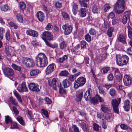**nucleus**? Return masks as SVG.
<instances>
[{
	"mask_svg": "<svg viewBox=\"0 0 132 132\" xmlns=\"http://www.w3.org/2000/svg\"><path fill=\"white\" fill-rule=\"evenodd\" d=\"M16 17L18 21L20 23H22L23 22V19L20 13H17L16 14Z\"/></svg>",
	"mask_w": 132,
	"mask_h": 132,
	"instance_id": "obj_33",
	"label": "nucleus"
},
{
	"mask_svg": "<svg viewBox=\"0 0 132 132\" xmlns=\"http://www.w3.org/2000/svg\"><path fill=\"white\" fill-rule=\"evenodd\" d=\"M89 34L92 35H94L96 34V31L95 30L92 28H91L89 30Z\"/></svg>",
	"mask_w": 132,
	"mask_h": 132,
	"instance_id": "obj_64",
	"label": "nucleus"
},
{
	"mask_svg": "<svg viewBox=\"0 0 132 132\" xmlns=\"http://www.w3.org/2000/svg\"><path fill=\"white\" fill-rule=\"evenodd\" d=\"M107 78L108 80L109 81H112L113 79V75L111 73L109 74L107 76Z\"/></svg>",
	"mask_w": 132,
	"mask_h": 132,
	"instance_id": "obj_63",
	"label": "nucleus"
},
{
	"mask_svg": "<svg viewBox=\"0 0 132 132\" xmlns=\"http://www.w3.org/2000/svg\"><path fill=\"white\" fill-rule=\"evenodd\" d=\"M28 86L29 89L32 92H38L40 91L39 88L40 87V88L41 87L37 84L34 82L30 83L29 84Z\"/></svg>",
	"mask_w": 132,
	"mask_h": 132,
	"instance_id": "obj_10",
	"label": "nucleus"
},
{
	"mask_svg": "<svg viewBox=\"0 0 132 132\" xmlns=\"http://www.w3.org/2000/svg\"><path fill=\"white\" fill-rule=\"evenodd\" d=\"M10 102L14 105L19 106L18 103L15 99L12 97H10Z\"/></svg>",
	"mask_w": 132,
	"mask_h": 132,
	"instance_id": "obj_39",
	"label": "nucleus"
},
{
	"mask_svg": "<svg viewBox=\"0 0 132 132\" xmlns=\"http://www.w3.org/2000/svg\"><path fill=\"white\" fill-rule=\"evenodd\" d=\"M87 44L84 40H82L81 42V48H85L86 47Z\"/></svg>",
	"mask_w": 132,
	"mask_h": 132,
	"instance_id": "obj_51",
	"label": "nucleus"
},
{
	"mask_svg": "<svg viewBox=\"0 0 132 132\" xmlns=\"http://www.w3.org/2000/svg\"><path fill=\"white\" fill-rule=\"evenodd\" d=\"M1 10L4 11H6L10 10L9 7L7 4L3 5L1 7Z\"/></svg>",
	"mask_w": 132,
	"mask_h": 132,
	"instance_id": "obj_40",
	"label": "nucleus"
},
{
	"mask_svg": "<svg viewBox=\"0 0 132 132\" xmlns=\"http://www.w3.org/2000/svg\"><path fill=\"white\" fill-rule=\"evenodd\" d=\"M83 92L82 90L77 91L76 93V100L77 102L81 101L83 97Z\"/></svg>",
	"mask_w": 132,
	"mask_h": 132,
	"instance_id": "obj_19",
	"label": "nucleus"
},
{
	"mask_svg": "<svg viewBox=\"0 0 132 132\" xmlns=\"http://www.w3.org/2000/svg\"><path fill=\"white\" fill-rule=\"evenodd\" d=\"M99 92L100 94H102L104 96L106 95V93L103 89L101 88H99Z\"/></svg>",
	"mask_w": 132,
	"mask_h": 132,
	"instance_id": "obj_57",
	"label": "nucleus"
},
{
	"mask_svg": "<svg viewBox=\"0 0 132 132\" xmlns=\"http://www.w3.org/2000/svg\"><path fill=\"white\" fill-rule=\"evenodd\" d=\"M61 84V83L59 80L57 78H54L52 79L51 84L50 85L53 87L54 89L57 90V89Z\"/></svg>",
	"mask_w": 132,
	"mask_h": 132,
	"instance_id": "obj_9",
	"label": "nucleus"
},
{
	"mask_svg": "<svg viewBox=\"0 0 132 132\" xmlns=\"http://www.w3.org/2000/svg\"><path fill=\"white\" fill-rule=\"evenodd\" d=\"M26 33L27 35L34 37H37L38 34L36 31L28 29L26 31Z\"/></svg>",
	"mask_w": 132,
	"mask_h": 132,
	"instance_id": "obj_18",
	"label": "nucleus"
},
{
	"mask_svg": "<svg viewBox=\"0 0 132 132\" xmlns=\"http://www.w3.org/2000/svg\"><path fill=\"white\" fill-rule=\"evenodd\" d=\"M109 93L111 96H115L116 94V92L115 89L111 88L110 90Z\"/></svg>",
	"mask_w": 132,
	"mask_h": 132,
	"instance_id": "obj_42",
	"label": "nucleus"
},
{
	"mask_svg": "<svg viewBox=\"0 0 132 132\" xmlns=\"http://www.w3.org/2000/svg\"><path fill=\"white\" fill-rule=\"evenodd\" d=\"M14 95L17 99L18 101L21 103H22V100L19 94L16 90H15L13 91Z\"/></svg>",
	"mask_w": 132,
	"mask_h": 132,
	"instance_id": "obj_29",
	"label": "nucleus"
},
{
	"mask_svg": "<svg viewBox=\"0 0 132 132\" xmlns=\"http://www.w3.org/2000/svg\"><path fill=\"white\" fill-rule=\"evenodd\" d=\"M85 40L87 42H90L91 40V36L88 34H87L85 36Z\"/></svg>",
	"mask_w": 132,
	"mask_h": 132,
	"instance_id": "obj_56",
	"label": "nucleus"
},
{
	"mask_svg": "<svg viewBox=\"0 0 132 132\" xmlns=\"http://www.w3.org/2000/svg\"><path fill=\"white\" fill-rule=\"evenodd\" d=\"M16 119L20 124L22 125H24V122L22 117L18 116L16 118Z\"/></svg>",
	"mask_w": 132,
	"mask_h": 132,
	"instance_id": "obj_47",
	"label": "nucleus"
},
{
	"mask_svg": "<svg viewBox=\"0 0 132 132\" xmlns=\"http://www.w3.org/2000/svg\"><path fill=\"white\" fill-rule=\"evenodd\" d=\"M110 70V68L109 67H105L102 68L101 69V71L102 73L105 74Z\"/></svg>",
	"mask_w": 132,
	"mask_h": 132,
	"instance_id": "obj_41",
	"label": "nucleus"
},
{
	"mask_svg": "<svg viewBox=\"0 0 132 132\" xmlns=\"http://www.w3.org/2000/svg\"><path fill=\"white\" fill-rule=\"evenodd\" d=\"M79 3L81 6L85 7H87L88 6L87 4L84 1L79 0Z\"/></svg>",
	"mask_w": 132,
	"mask_h": 132,
	"instance_id": "obj_54",
	"label": "nucleus"
},
{
	"mask_svg": "<svg viewBox=\"0 0 132 132\" xmlns=\"http://www.w3.org/2000/svg\"><path fill=\"white\" fill-rule=\"evenodd\" d=\"M130 14V12L127 11H126L123 13V18L122 20L123 24H126L127 23L128 20H129Z\"/></svg>",
	"mask_w": 132,
	"mask_h": 132,
	"instance_id": "obj_16",
	"label": "nucleus"
},
{
	"mask_svg": "<svg viewBox=\"0 0 132 132\" xmlns=\"http://www.w3.org/2000/svg\"><path fill=\"white\" fill-rule=\"evenodd\" d=\"M121 99L119 98L117 99L113 100L111 102L113 109L114 111L117 114L119 113L118 106L121 102Z\"/></svg>",
	"mask_w": 132,
	"mask_h": 132,
	"instance_id": "obj_6",
	"label": "nucleus"
},
{
	"mask_svg": "<svg viewBox=\"0 0 132 132\" xmlns=\"http://www.w3.org/2000/svg\"><path fill=\"white\" fill-rule=\"evenodd\" d=\"M123 82L125 85L128 86L131 82V78L129 75H125L123 78Z\"/></svg>",
	"mask_w": 132,
	"mask_h": 132,
	"instance_id": "obj_17",
	"label": "nucleus"
},
{
	"mask_svg": "<svg viewBox=\"0 0 132 132\" xmlns=\"http://www.w3.org/2000/svg\"><path fill=\"white\" fill-rule=\"evenodd\" d=\"M90 101L92 104L96 105L98 103V101L100 102H103L104 101L98 95H96L95 97L90 99Z\"/></svg>",
	"mask_w": 132,
	"mask_h": 132,
	"instance_id": "obj_13",
	"label": "nucleus"
},
{
	"mask_svg": "<svg viewBox=\"0 0 132 132\" xmlns=\"http://www.w3.org/2000/svg\"><path fill=\"white\" fill-rule=\"evenodd\" d=\"M116 58L117 63L120 66L126 65L129 60L128 57L124 55H122L121 56H120L119 55L117 54Z\"/></svg>",
	"mask_w": 132,
	"mask_h": 132,
	"instance_id": "obj_3",
	"label": "nucleus"
},
{
	"mask_svg": "<svg viewBox=\"0 0 132 132\" xmlns=\"http://www.w3.org/2000/svg\"><path fill=\"white\" fill-rule=\"evenodd\" d=\"M67 46V42L63 41L61 42L59 44V47L61 50H63L65 49Z\"/></svg>",
	"mask_w": 132,
	"mask_h": 132,
	"instance_id": "obj_32",
	"label": "nucleus"
},
{
	"mask_svg": "<svg viewBox=\"0 0 132 132\" xmlns=\"http://www.w3.org/2000/svg\"><path fill=\"white\" fill-rule=\"evenodd\" d=\"M3 70L5 76L7 77L12 76L14 74V70L11 68L6 67L3 69Z\"/></svg>",
	"mask_w": 132,
	"mask_h": 132,
	"instance_id": "obj_12",
	"label": "nucleus"
},
{
	"mask_svg": "<svg viewBox=\"0 0 132 132\" xmlns=\"http://www.w3.org/2000/svg\"><path fill=\"white\" fill-rule=\"evenodd\" d=\"M5 122L7 124H10L12 121L10 117L9 116H5Z\"/></svg>",
	"mask_w": 132,
	"mask_h": 132,
	"instance_id": "obj_38",
	"label": "nucleus"
},
{
	"mask_svg": "<svg viewBox=\"0 0 132 132\" xmlns=\"http://www.w3.org/2000/svg\"><path fill=\"white\" fill-rule=\"evenodd\" d=\"M20 9L22 10L25 9L26 7V4L23 2H20L19 4Z\"/></svg>",
	"mask_w": 132,
	"mask_h": 132,
	"instance_id": "obj_45",
	"label": "nucleus"
},
{
	"mask_svg": "<svg viewBox=\"0 0 132 132\" xmlns=\"http://www.w3.org/2000/svg\"><path fill=\"white\" fill-rule=\"evenodd\" d=\"M11 66L12 68L14 69L19 71V72L20 74L22 73V71L21 70V68L20 66L17 65L14 63H12Z\"/></svg>",
	"mask_w": 132,
	"mask_h": 132,
	"instance_id": "obj_31",
	"label": "nucleus"
},
{
	"mask_svg": "<svg viewBox=\"0 0 132 132\" xmlns=\"http://www.w3.org/2000/svg\"><path fill=\"white\" fill-rule=\"evenodd\" d=\"M38 19L40 21L42 22L44 19L43 13L41 11H38L36 14Z\"/></svg>",
	"mask_w": 132,
	"mask_h": 132,
	"instance_id": "obj_22",
	"label": "nucleus"
},
{
	"mask_svg": "<svg viewBox=\"0 0 132 132\" xmlns=\"http://www.w3.org/2000/svg\"><path fill=\"white\" fill-rule=\"evenodd\" d=\"M52 28V25L50 23H49L48 24L46 27L45 28V29L47 30H49Z\"/></svg>",
	"mask_w": 132,
	"mask_h": 132,
	"instance_id": "obj_60",
	"label": "nucleus"
},
{
	"mask_svg": "<svg viewBox=\"0 0 132 132\" xmlns=\"http://www.w3.org/2000/svg\"><path fill=\"white\" fill-rule=\"evenodd\" d=\"M128 35L129 37L132 39V28L129 27L128 28Z\"/></svg>",
	"mask_w": 132,
	"mask_h": 132,
	"instance_id": "obj_46",
	"label": "nucleus"
},
{
	"mask_svg": "<svg viewBox=\"0 0 132 132\" xmlns=\"http://www.w3.org/2000/svg\"><path fill=\"white\" fill-rule=\"evenodd\" d=\"M79 125L83 131L86 132H90L89 126L86 121L80 120L78 121Z\"/></svg>",
	"mask_w": 132,
	"mask_h": 132,
	"instance_id": "obj_8",
	"label": "nucleus"
},
{
	"mask_svg": "<svg viewBox=\"0 0 132 132\" xmlns=\"http://www.w3.org/2000/svg\"><path fill=\"white\" fill-rule=\"evenodd\" d=\"M58 88L59 89V92L60 94H63L65 93V90L63 88L61 84V86H59Z\"/></svg>",
	"mask_w": 132,
	"mask_h": 132,
	"instance_id": "obj_50",
	"label": "nucleus"
},
{
	"mask_svg": "<svg viewBox=\"0 0 132 132\" xmlns=\"http://www.w3.org/2000/svg\"><path fill=\"white\" fill-rule=\"evenodd\" d=\"M68 58L67 55H65L62 57L59 58L58 61V62L60 63H62L67 60Z\"/></svg>",
	"mask_w": 132,
	"mask_h": 132,
	"instance_id": "obj_34",
	"label": "nucleus"
},
{
	"mask_svg": "<svg viewBox=\"0 0 132 132\" xmlns=\"http://www.w3.org/2000/svg\"><path fill=\"white\" fill-rule=\"evenodd\" d=\"M101 109L104 113H107L110 112L111 110L107 105L103 104L101 105Z\"/></svg>",
	"mask_w": 132,
	"mask_h": 132,
	"instance_id": "obj_21",
	"label": "nucleus"
},
{
	"mask_svg": "<svg viewBox=\"0 0 132 132\" xmlns=\"http://www.w3.org/2000/svg\"><path fill=\"white\" fill-rule=\"evenodd\" d=\"M22 62V63L27 67H33L35 66V63L33 60L30 58L23 57Z\"/></svg>",
	"mask_w": 132,
	"mask_h": 132,
	"instance_id": "obj_5",
	"label": "nucleus"
},
{
	"mask_svg": "<svg viewBox=\"0 0 132 132\" xmlns=\"http://www.w3.org/2000/svg\"><path fill=\"white\" fill-rule=\"evenodd\" d=\"M107 113L105 117V119L108 121H112L113 119L114 116H113L110 112Z\"/></svg>",
	"mask_w": 132,
	"mask_h": 132,
	"instance_id": "obj_25",
	"label": "nucleus"
},
{
	"mask_svg": "<svg viewBox=\"0 0 132 132\" xmlns=\"http://www.w3.org/2000/svg\"><path fill=\"white\" fill-rule=\"evenodd\" d=\"M69 74V72L66 70L62 71L59 74L60 76H67Z\"/></svg>",
	"mask_w": 132,
	"mask_h": 132,
	"instance_id": "obj_44",
	"label": "nucleus"
},
{
	"mask_svg": "<svg viewBox=\"0 0 132 132\" xmlns=\"http://www.w3.org/2000/svg\"><path fill=\"white\" fill-rule=\"evenodd\" d=\"M71 5L72 7V12L74 15H76L77 11L78 5L77 3H74L73 2L71 4Z\"/></svg>",
	"mask_w": 132,
	"mask_h": 132,
	"instance_id": "obj_26",
	"label": "nucleus"
},
{
	"mask_svg": "<svg viewBox=\"0 0 132 132\" xmlns=\"http://www.w3.org/2000/svg\"><path fill=\"white\" fill-rule=\"evenodd\" d=\"M35 60L37 64L39 63L40 67L46 66L48 63L47 57L44 53H39L36 57Z\"/></svg>",
	"mask_w": 132,
	"mask_h": 132,
	"instance_id": "obj_1",
	"label": "nucleus"
},
{
	"mask_svg": "<svg viewBox=\"0 0 132 132\" xmlns=\"http://www.w3.org/2000/svg\"><path fill=\"white\" fill-rule=\"evenodd\" d=\"M13 110V112L14 113V114L15 116L18 115L19 113V112L18 110V109L16 107L14 106L12 107Z\"/></svg>",
	"mask_w": 132,
	"mask_h": 132,
	"instance_id": "obj_53",
	"label": "nucleus"
},
{
	"mask_svg": "<svg viewBox=\"0 0 132 132\" xmlns=\"http://www.w3.org/2000/svg\"><path fill=\"white\" fill-rule=\"evenodd\" d=\"M86 12L85 8H81L79 11L80 16L82 18L85 16L86 15Z\"/></svg>",
	"mask_w": 132,
	"mask_h": 132,
	"instance_id": "obj_28",
	"label": "nucleus"
},
{
	"mask_svg": "<svg viewBox=\"0 0 132 132\" xmlns=\"http://www.w3.org/2000/svg\"><path fill=\"white\" fill-rule=\"evenodd\" d=\"M5 37L6 40L9 41L11 40V37L10 32L7 31L5 34Z\"/></svg>",
	"mask_w": 132,
	"mask_h": 132,
	"instance_id": "obj_52",
	"label": "nucleus"
},
{
	"mask_svg": "<svg viewBox=\"0 0 132 132\" xmlns=\"http://www.w3.org/2000/svg\"><path fill=\"white\" fill-rule=\"evenodd\" d=\"M10 124L11 125V127L10 128V129H13L15 128H18L17 124L16 122H13L12 121V123H10Z\"/></svg>",
	"mask_w": 132,
	"mask_h": 132,
	"instance_id": "obj_43",
	"label": "nucleus"
},
{
	"mask_svg": "<svg viewBox=\"0 0 132 132\" xmlns=\"http://www.w3.org/2000/svg\"><path fill=\"white\" fill-rule=\"evenodd\" d=\"M125 0H118L115 5L114 10L118 14H121L123 12L125 9Z\"/></svg>",
	"mask_w": 132,
	"mask_h": 132,
	"instance_id": "obj_2",
	"label": "nucleus"
},
{
	"mask_svg": "<svg viewBox=\"0 0 132 132\" xmlns=\"http://www.w3.org/2000/svg\"><path fill=\"white\" fill-rule=\"evenodd\" d=\"M130 102L129 100H126L125 101L123 108L125 111H129L130 109Z\"/></svg>",
	"mask_w": 132,
	"mask_h": 132,
	"instance_id": "obj_23",
	"label": "nucleus"
},
{
	"mask_svg": "<svg viewBox=\"0 0 132 132\" xmlns=\"http://www.w3.org/2000/svg\"><path fill=\"white\" fill-rule=\"evenodd\" d=\"M62 28L64 30V34L66 35H68L71 33L72 31L73 27L71 25L68 24H65L62 26Z\"/></svg>",
	"mask_w": 132,
	"mask_h": 132,
	"instance_id": "obj_11",
	"label": "nucleus"
},
{
	"mask_svg": "<svg viewBox=\"0 0 132 132\" xmlns=\"http://www.w3.org/2000/svg\"><path fill=\"white\" fill-rule=\"evenodd\" d=\"M118 40L123 44H126L125 36L123 34H121L118 36Z\"/></svg>",
	"mask_w": 132,
	"mask_h": 132,
	"instance_id": "obj_24",
	"label": "nucleus"
},
{
	"mask_svg": "<svg viewBox=\"0 0 132 132\" xmlns=\"http://www.w3.org/2000/svg\"><path fill=\"white\" fill-rule=\"evenodd\" d=\"M45 44L47 46L53 49L56 48L58 46V44L57 43H54L53 44H51L48 41H46Z\"/></svg>",
	"mask_w": 132,
	"mask_h": 132,
	"instance_id": "obj_27",
	"label": "nucleus"
},
{
	"mask_svg": "<svg viewBox=\"0 0 132 132\" xmlns=\"http://www.w3.org/2000/svg\"><path fill=\"white\" fill-rule=\"evenodd\" d=\"M86 81V79L84 77H81L76 80L74 82V87L77 89L79 87L84 86Z\"/></svg>",
	"mask_w": 132,
	"mask_h": 132,
	"instance_id": "obj_4",
	"label": "nucleus"
},
{
	"mask_svg": "<svg viewBox=\"0 0 132 132\" xmlns=\"http://www.w3.org/2000/svg\"><path fill=\"white\" fill-rule=\"evenodd\" d=\"M40 72L39 70L37 69H34L31 71L30 72V75L31 76H34L39 74Z\"/></svg>",
	"mask_w": 132,
	"mask_h": 132,
	"instance_id": "obj_37",
	"label": "nucleus"
},
{
	"mask_svg": "<svg viewBox=\"0 0 132 132\" xmlns=\"http://www.w3.org/2000/svg\"><path fill=\"white\" fill-rule=\"evenodd\" d=\"M121 128L123 130H128L129 131L131 130V128L129 126H128L124 124H121L120 125Z\"/></svg>",
	"mask_w": 132,
	"mask_h": 132,
	"instance_id": "obj_35",
	"label": "nucleus"
},
{
	"mask_svg": "<svg viewBox=\"0 0 132 132\" xmlns=\"http://www.w3.org/2000/svg\"><path fill=\"white\" fill-rule=\"evenodd\" d=\"M113 70L115 72V75L116 76L118 77V75L120 74V72L119 69L117 68H114Z\"/></svg>",
	"mask_w": 132,
	"mask_h": 132,
	"instance_id": "obj_59",
	"label": "nucleus"
},
{
	"mask_svg": "<svg viewBox=\"0 0 132 132\" xmlns=\"http://www.w3.org/2000/svg\"><path fill=\"white\" fill-rule=\"evenodd\" d=\"M46 103L47 104H50L52 103V101L48 97H46L44 98Z\"/></svg>",
	"mask_w": 132,
	"mask_h": 132,
	"instance_id": "obj_62",
	"label": "nucleus"
},
{
	"mask_svg": "<svg viewBox=\"0 0 132 132\" xmlns=\"http://www.w3.org/2000/svg\"><path fill=\"white\" fill-rule=\"evenodd\" d=\"M93 128L94 130L98 131L99 130V126L97 124L94 123L93 125Z\"/></svg>",
	"mask_w": 132,
	"mask_h": 132,
	"instance_id": "obj_49",
	"label": "nucleus"
},
{
	"mask_svg": "<svg viewBox=\"0 0 132 132\" xmlns=\"http://www.w3.org/2000/svg\"><path fill=\"white\" fill-rule=\"evenodd\" d=\"M42 38L46 43V41H51L53 39V35L51 32L48 31H45L43 32L42 35Z\"/></svg>",
	"mask_w": 132,
	"mask_h": 132,
	"instance_id": "obj_7",
	"label": "nucleus"
},
{
	"mask_svg": "<svg viewBox=\"0 0 132 132\" xmlns=\"http://www.w3.org/2000/svg\"><path fill=\"white\" fill-rule=\"evenodd\" d=\"M41 111L42 113L46 117H48V112L47 111L44 109H42Z\"/></svg>",
	"mask_w": 132,
	"mask_h": 132,
	"instance_id": "obj_61",
	"label": "nucleus"
},
{
	"mask_svg": "<svg viewBox=\"0 0 132 132\" xmlns=\"http://www.w3.org/2000/svg\"><path fill=\"white\" fill-rule=\"evenodd\" d=\"M5 30L2 28H0V39L2 40L3 39V34Z\"/></svg>",
	"mask_w": 132,
	"mask_h": 132,
	"instance_id": "obj_58",
	"label": "nucleus"
},
{
	"mask_svg": "<svg viewBox=\"0 0 132 132\" xmlns=\"http://www.w3.org/2000/svg\"><path fill=\"white\" fill-rule=\"evenodd\" d=\"M92 90L91 88H89L84 95V97L86 101H88L89 99H90L91 96L90 93L91 92Z\"/></svg>",
	"mask_w": 132,
	"mask_h": 132,
	"instance_id": "obj_20",
	"label": "nucleus"
},
{
	"mask_svg": "<svg viewBox=\"0 0 132 132\" xmlns=\"http://www.w3.org/2000/svg\"><path fill=\"white\" fill-rule=\"evenodd\" d=\"M64 88L69 87L71 85V82L69 80L66 79L62 82Z\"/></svg>",
	"mask_w": 132,
	"mask_h": 132,
	"instance_id": "obj_30",
	"label": "nucleus"
},
{
	"mask_svg": "<svg viewBox=\"0 0 132 132\" xmlns=\"http://www.w3.org/2000/svg\"><path fill=\"white\" fill-rule=\"evenodd\" d=\"M103 8L104 11L106 12L108 10L110 9L111 8L110 5L109 4H106L104 6Z\"/></svg>",
	"mask_w": 132,
	"mask_h": 132,
	"instance_id": "obj_48",
	"label": "nucleus"
},
{
	"mask_svg": "<svg viewBox=\"0 0 132 132\" xmlns=\"http://www.w3.org/2000/svg\"><path fill=\"white\" fill-rule=\"evenodd\" d=\"M56 67L54 63L50 64L46 68L45 70V73L46 75L52 73L55 70Z\"/></svg>",
	"mask_w": 132,
	"mask_h": 132,
	"instance_id": "obj_14",
	"label": "nucleus"
},
{
	"mask_svg": "<svg viewBox=\"0 0 132 132\" xmlns=\"http://www.w3.org/2000/svg\"><path fill=\"white\" fill-rule=\"evenodd\" d=\"M62 15L63 18L65 19H69V16L68 14L65 12L62 13Z\"/></svg>",
	"mask_w": 132,
	"mask_h": 132,
	"instance_id": "obj_55",
	"label": "nucleus"
},
{
	"mask_svg": "<svg viewBox=\"0 0 132 132\" xmlns=\"http://www.w3.org/2000/svg\"><path fill=\"white\" fill-rule=\"evenodd\" d=\"M114 30V28L112 27L109 28L107 31V34L109 37H111L112 35V33Z\"/></svg>",
	"mask_w": 132,
	"mask_h": 132,
	"instance_id": "obj_36",
	"label": "nucleus"
},
{
	"mask_svg": "<svg viewBox=\"0 0 132 132\" xmlns=\"http://www.w3.org/2000/svg\"><path fill=\"white\" fill-rule=\"evenodd\" d=\"M17 90L20 92H27L28 91V89L26 87V83L24 82H23L21 84L18 86Z\"/></svg>",
	"mask_w": 132,
	"mask_h": 132,
	"instance_id": "obj_15",
	"label": "nucleus"
}]
</instances>
